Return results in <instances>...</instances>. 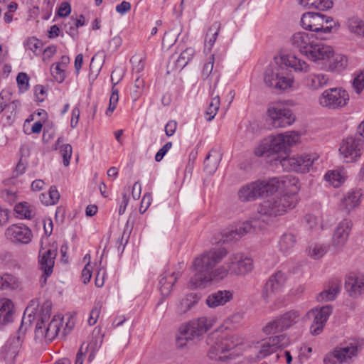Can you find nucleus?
<instances>
[{
    "label": "nucleus",
    "mask_w": 364,
    "mask_h": 364,
    "mask_svg": "<svg viewBox=\"0 0 364 364\" xmlns=\"http://www.w3.org/2000/svg\"><path fill=\"white\" fill-rule=\"evenodd\" d=\"M152 201V196L151 193H146L141 199V205L139 207V212L144 214L150 206Z\"/></svg>",
    "instance_id": "052dcab7"
},
{
    "label": "nucleus",
    "mask_w": 364,
    "mask_h": 364,
    "mask_svg": "<svg viewBox=\"0 0 364 364\" xmlns=\"http://www.w3.org/2000/svg\"><path fill=\"white\" fill-rule=\"evenodd\" d=\"M345 288L351 296H357L364 292V276L349 274L345 282Z\"/></svg>",
    "instance_id": "b1692460"
},
{
    "label": "nucleus",
    "mask_w": 364,
    "mask_h": 364,
    "mask_svg": "<svg viewBox=\"0 0 364 364\" xmlns=\"http://www.w3.org/2000/svg\"><path fill=\"white\" fill-rule=\"evenodd\" d=\"M362 195L360 190H352L346 193L342 200L341 205L347 213L359 205Z\"/></svg>",
    "instance_id": "c756f323"
},
{
    "label": "nucleus",
    "mask_w": 364,
    "mask_h": 364,
    "mask_svg": "<svg viewBox=\"0 0 364 364\" xmlns=\"http://www.w3.org/2000/svg\"><path fill=\"white\" fill-rule=\"evenodd\" d=\"M325 179L329 181L334 187H338L343 181V178L337 171L326 173Z\"/></svg>",
    "instance_id": "8fccbe9b"
},
{
    "label": "nucleus",
    "mask_w": 364,
    "mask_h": 364,
    "mask_svg": "<svg viewBox=\"0 0 364 364\" xmlns=\"http://www.w3.org/2000/svg\"><path fill=\"white\" fill-rule=\"evenodd\" d=\"M299 1L305 7L322 11L331 9L333 4L332 0H299Z\"/></svg>",
    "instance_id": "72a5a7b5"
},
{
    "label": "nucleus",
    "mask_w": 364,
    "mask_h": 364,
    "mask_svg": "<svg viewBox=\"0 0 364 364\" xmlns=\"http://www.w3.org/2000/svg\"><path fill=\"white\" fill-rule=\"evenodd\" d=\"M48 196L50 205H54L59 200L60 193L55 186H53L50 188Z\"/></svg>",
    "instance_id": "338daca9"
},
{
    "label": "nucleus",
    "mask_w": 364,
    "mask_h": 364,
    "mask_svg": "<svg viewBox=\"0 0 364 364\" xmlns=\"http://www.w3.org/2000/svg\"><path fill=\"white\" fill-rule=\"evenodd\" d=\"M363 149V139H357V136H350L343 139L339 153L346 163H353L360 159Z\"/></svg>",
    "instance_id": "2eb2a0df"
},
{
    "label": "nucleus",
    "mask_w": 364,
    "mask_h": 364,
    "mask_svg": "<svg viewBox=\"0 0 364 364\" xmlns=\"http://www.w3.org/2000/svg\"><path fill=\"white\" fill-rule=\"evenodd\" d=\"M359 345L356 341H350L336 348L333 351L328 353L323 359L324 364L349 363L353 357H356Z\"/></svg>",
    "instance_id": "f8f14e48"
},
{
    "label": "nucleus",
    "mask_w": 364,
    "mask_h": 364,
    "mask_svg": "<svg viewBox=\"0 0 364 364\" xmlns=\"http://www.w3.org/2000/svg\"><path fill=\"white\" fill-rule=\"evenodd\" d=\"M347 26L351 33L364 36V21L359 18L352 17L348 19Z\"/></svg>",
    "instance_id": "58836bf2"
},
{
    "label": "nucleus",
    "mask_w": 364,
    "mask_h": 364,
    "mask_svg": "<svg viewBox=\"0 0 364 364\" xmlns=\"http://www.w3.org/2000/svg\"><path fill=\"white\" fill-rule=\"evenodd\" d=\"M332 312L331 306L327 305L320 309H311L307 313V316L314 317V321L310 326V333L313 336L319 335Z\"/></svg>",
    "instance_id": "dca6fc26"
},
{
    "label": "nucleus",
    "mask_w": 364,
    "mask_h": 364,
    "mask_svg": "<svg viewBox=\"0 0 364 364\" xmlns=\"http://www.w3.org/2000/svg\"><path fill=\"white\" fill-rule=\"evenodd\" d=\"M269 144L270 142L268 141V139H264L255 148V154L257 156L272 157V153L270 151Z\"/></svg>",
    "instance_id": "de8ad7c7"
},
{
    "label": "nucleus",
    "mask_w": 364,
    "mask_h": 364,
    "mask_svg": "<svg viewBox=\"0 0 364 364\" xmlns=\"http://www.w3.org/2000/svg\"><path fill=\"white\" fill-rule=\"evenodd\" d=\"M62 318L60 316H54L53 319L47 323L41 325V323H36V335L38 337H44L47 340H53L58 333Z\"/></svg>",
    "instance_id": "6ab92c4d"
},
{
    "label": "nucleus",
    "mask_w": 364,
    "mask_h": 364,
    "mask_svg": "<svg viewBox=\"0 0 364 364\" xmlns=\"http://www.w3.org/2000/svg\"><path fill=\"white\" fill-rule=\"evenodd\" d=\"M233 299V294L228 290H218L211 293L206 298V304L210 308H216L220 306H224L228 301Z\"/></svg>",
    "instance_id": "bb28decb"
},
{
    "label": "nucleus",
    "mask_w": 364,
    "mask_h": 364,
    "mask_svg": "<svg viewBox=\"0 0 364 364\" xmlns=\"http://www.w3.org/2000/svg\"><path fill=\"white\" fill-rule=\"evenodd\" d=\"M60 152L63 159V164L65 166H68L70 164V160L73 153L71 145L69 144L63 145Z\"/></svg>",
    "instance_id": "4d7b16f0"
},
{
    "label": "nucleus",
    "mask_w": 364,
    "mask_h": 364,
    "mask_svg": "<svg viewBox=\"0 0 364 364\" xmlns=\"http://www.w3.org/2000/svg\"><path fill=\"white\" fill-rule=\"evenodd\" d=\"M307 251L308 255L311 258L318 259L326 254L328 247L323 244L313 243L309 246Z\"/></svg>",
    "instance_id": "4c0bfd02"
},
{
    "label": "nucleus",
    "mask_w": 364,
    "mask_h": 364,
    "mask_svg": "<svg viewBox=\"0 0 364 364\" xmlns=\"http://www.w3.org/2000/svg\"><path fill=\"white\" fill-rule=\"evenodd\" d=\"M317 37L309 50L306 57L314 62L330 60L333 55V48L318 40Z\"/></svg>",
    "instance_id": "a211bd4d"
},
{
    "label": "nucleus",
    "mask_w": 364,
    "mask_h": 364,
    "mask_svg": "<svg viewBox=\"0 0 364 364\" xmlns=\"http://www.w3.org/2000/svg\"><path fill=\"white\" fill-rule=\"evenodd\" d=\"M316 38L312 33L297 32L291 36L290 41L294 48L297 49L301 54L306 56L310 49V46H311Z\"/></svg>",
    "instance_id": "aec40b11"
},
{
    "label": "nucleus",
    "mask_w": 364,
    "mask_h": 364,
    "mask_svg": "<svg viewBox=\"0 0 364 364\" xmlns=\"http://www.w3.org/2000/svg\"><path fill=\"white\" fill-rule=\"evenodd\" d=\"M289 344V338L285 334L271 336L257 342L252 346V353L255 355L252 360H261L275 353L280 348H285Z\"/></svg>",
    "instance_id": "423d86ee"
},
{
    "label": "nucleus",
    "mask_w": 364,
    "mask_h": 364,
    "mask_svg": "<svg viewBox=\"0 0 364 364\" xmlns=\"http://www.w3.org/2000/svg\"><path fill=\"white\" fill-rule=\"evenodd\" d=\"M212 326V323L206 317H200L183 324L179 328V334L176 337V346L183 348L187 343L198 338Z\"/></svg>",
    "instance_id": "7ed1b4c3"
},
{
    "label": "nucleus",
    "mask_w": 364,
    "mask_h": 364,
    "mask_svg": "<svg viewBox=\"0 0 364 364\" xmlns=\"http://www.w3.org/2000/svg\"><path fill=\"white\" fill-rule=\"evenodd\" d=\"M299 316L300 314L297 311H287L267 323L263 327L262 331L267 335L282 332L297 323Z\"/></svg>",
    "instance_id": "4468645a"
},
{
    "label": "nucleus",
    "mask_w": 364,
    "mask_h": 364,
    "mask_svg": "<svg viewBox=\"0 0 364 364\" xmlns=\"http://www.w3.org/2000/svg\"><path fill=\"white\" fill-rule=\"evenodd\" d=\"M329 60V69L331 70L341 71L348 64L346 56L341 54H335L331 56Z\"/></svg>",
    "instance_id": "c9c22d12"
},
{
    "label": "nucleus",
    "mask_w": 364,
    "mask_h": 364,
    "mask_svg": "<svg viewBox=\"0 0 364 364\" xmlns=\"http://www.w3.org/2000/svg\"><path fill=\"white\" fill-rule=\"evenodd\" d=\"M16 81L21 90L26 91L29 87V77L25 73H20L16 77Z\"/></svg>",
    "instance_id": "864d4df0"
},
{
    "label": "nucleus",
    "mask_w": 364,
    "mask_h": 364,
    "mask_svg": "<svg viewBox=\"0 0 364 364\" xmlns=\"http://www.w3.org/2000/svg\"><path fill=\"white\" fill-rule=\"evenodd\" d=\"M289 67L295 72L307 73L310 67L306 62L295 55H284L274 58L265 70L264 82L267 86L277 90H287L294 84V78L285 76L282 71Z\"/></svg>",
    "instance_id": "f03ea898"
},
{
    "label": "nucleus",
    "mask_w": 364,
    "mask_h": 364,
    "mask_svg": "<svg viewBox=\"0 0 364 364\" xmlns=\"http://www.w3.org/2000/svg\"><path fill=\"white\" fill-rule=\"evenodd\" d=\"M301 23L304 29L316 32L318 34L331 33L336 25V22L331 16L315 12H308L303 14Z\"/></svg>",
    "instance_id": "0eeeda50"
},
{
    "label": "nucleus",
    "mask_w": 364,
    "mask_h": 364,
    "mask_svg": "<svg viewBox=\"0 0 364 364\" xmlns=\"http://www.w3.org/2000/svg\"><path fill=\"white\" fill-rule=\"evenodd\" d=\"M198 301V297L196 294H190L186 298L181 299L178 305V311L180 314H185L190 310Z\"/></svg>",
    "instance_id": "e433bc0d"
},
{
    "label": "nucleus",
    "mask_w": 364,
    "mask_h": 364,
    "mask_svg": "<svg viewBox=\"0 0 364 364\" xmlns=\"http://www.w3.org/2000/svg\"><path fill=\"white\" fill-rule=\"evenodd\" d=\"M14 210L21 218L31 219L35 213L32 207L26 202L19 203L15 205Z\"/></svg>",
    "instance_id": "ea45409f"
},
{
    "label": "nucleus",
    "mask_w": 364,
    "mask_h": 364,
    "mask_svg": "<svg viewBox=\"0 0 364 364\" xmlns=\"http://www.w3.org/2000/svg\"><path fill=\"white\" fill-rule=\"evenodd\" d=\"M180 275L181 274L179 272H165L160 275L159 289L163 297L166 298L170 295L172 288Z\"/></svg>",
    "instance_id": "5701e85b"
},
{
    "label": "nucleus",
    "mask_w": 364,
    "mask_h": 364,
    "mask_svg": "<svg viewBox=\"0 0 364 364\" xmlns=\"http://www.w3.org/2000/svg\"><path fill=\"white\" fill-rule=\"evenodd\" d=\"M130 63L132 64L133 71L136 73H139L144 70V64L141 57L136 55H134L131 58Z\"/></svg>",
    "instance_id": "13d9d810"
},
{
    "label": "nucleus",
    "mask_w": 364,
    "mask_h": 364,
    "mask_svg": "<svg viewBox=\"0 0 364 364\" xmlns=\"http://www.w3.org/2000/svg\"><path fill=\"white\" fill-rule=\"evenodd\" d=\"M102 343V336L100 334V331L96 332L95 330H94L92 332L90 341L87 345L83 343L84 350L86 352V353H89L88 361L90 363L94 360L95 353L101 347Z\"/></svg>",
    "instance_id": "7c9ffc66"
},
{
    "label": "nucleus",
    "mask_w": 364,
    "mask_h": 364,
    "mask_svg": "<svg viewBox=\"0 0 364 364\" xmlns=\"http://www.w3.org/2000/svg\"><path fill=\"white\" fill-rule=\"evenodd\" d=\"M14 304L9 299L2 301L0 306V325L5 326L13 321Z\"/></svg>",
    "instance_id": "2f4dec72"
},
{
    "label": "nucleus",
    "mask_w": 364,
    "mask_h": 364,
    "mask_svg": "<svg viewBox=\"0 0 364 364\" xmlns=\"http://www.w3.org/2000/svg\"><path fill=\"white\" fill-rule=\"evenodd\" d=\"M220 105V97L218 95L213 97L205 112L207 121H211L217 114Z\"/></svg>",
    "instance_id": "a18cd8bd"
},
{
    "label": "nucleus",
    "mask_w": 364,
    "mask_h": 364,
    "mask_svg": "<svg viewBox=\"0 0 364 364\" xmlns=\"http://www.w3.org/2000/svg\"><path fill=\"white\" fill-rule=\"evenodd\" d=\"M350 100L346 90L342 87L325 90L318 97V104L328 109H338L346 107Z\"/></svg>",
    "instance_id": "9d476101"
},
{
    "label": "nucleus",
    "mask_w": 364,
    "mask_h": 364,
    "mask_svg": "<svg viewBox=\"0 0 364 364\" xmlns=\"http://www.w3.org/2000/svg\"><path fill=\"white\" fill-rule=\"evenodd\" d=\"M227 254V250L223 247L213 248L195 258L192 265L195 274L189 282L191 288L205 287L213 280H220L228 274V270L237 275H243L249 272L250 259L243 258L241 255H230L226 263L228 267L220 266L215 268Z\"/></svg>",
    "instance_id": "f257e3e1"
},
{
    "label": "nucleus",
    "mask_w": 364,
    "mask_h": 364,
    "mask_svg": "<svg viewBox=\"0 0 364 364\" xmlns=\"http://www.w3.org/2000/svg\"><path fill=\"white\" fill-rule=\"evenodd\" d=\"M340 291V287L338 284L332 286L327 290L321 291L317 296L318 301H332L336 298V296Z\"/></svg>",
    "instance_id": "37998d69"
},
{
    "label": "nucleus",
    "mask_w": 364,
    "mask_h": 364,
    "mask_svg": "<svg viewBox=\"0 0 364 364\" xmlns=\"http://www.w3.org/2000/svg\"><path fill=\"white\" fill-rule=\"evenodd\" d=\"M51 73L55 80L58 82H62L65 79L64 69L61 68L60 64H56L52 66Z\"/></svg>",
    "instance_id": "bf43d9fd"
},
{
    "label": "nucleus",
    "mask_w": 364,
    "mask_h": 364,
    "mask_svg": "<svg viewBox=\"0 0 364 364\" xmlns=\"http://www.w3.org/2000/svg\"><path fill=\"white\" fill-rule=\"evenodd\" d=\"M317 157H313L309 154L299 155L292 157H277L274 159V165L281 166L286 171H296L306 173L309 171Z\"/></svg>",
    "instance_id": "1a4fd4ad"
},
{
    "label": "nucleus",
    "mask_w": 364,
    "mask_h": 364,
    "mask_svg": "<svg viewBox=\"0 0 364 364\" xmlns=\"http://www.w3.org/2000/svg\"><path fill=\"white\" fill-rule=\"evenodd\" d=\"M206 343L210 346L208 352V357L210 359L215 360H223L229 358V355H223V354L238 346L233 342L232 337H228L218 331L209 334Z\"/></svg>",
    "instance_id": "20e7f679"
},
{
    "label": "nucleus",
    "mask_w": 364,
    "mask_h": 364,
    "mask_svg": "<svg viewBox=\"0 0 364 364\" xmlns=\"http://www.w3.org/2000/svg\"><path fill=\"white\" fill-rule=\"evenodd\" d=\"M17 287L16 278L9 274L0 276V289H14Z\"/></svg>",
    "instance_id": "09e8293b"
},
{
    "label": "nucleus",
    "mask_w": 364,
    "mask_h": 364,
    "mask_svg": "<svg viewBox=\"0 0 364 364\" xmlns=\"http://www.w3.org/2000/svg\"><path fill=\"white\" fill-rule=\"evenodd\" d=\"M291 182L289 176L274 177L267 181L259 180L252 183V198L267 196L279 190L286 188Z\"/></svg>",
    "instance_id": "6e6552de"
},
{
    "label": "nucleus",
    "mask_w": 364,
    "mask_h": 364,
    "mask_svg": "<svg viewBox=\"0 0 364 364\" xmlns=\"http://www.w3.org/2000/svg\"><path fill=\"white\" fill-rule=\"evenodd\" d=\"M286 280L283 272L279 271L272 275L266 283V289L272 292L278 291L284 284Z\"/></svg>",
    "instance_id": "473e14b6"
},
{
    "label": "nucleus",
    "mask_w": 364,
    "mask_h": 364,
    "mask_svg": "<svg viewBox=\"0 0 364 364\" xmlns=\"http://www.w3.org/2000/svg\"><path fill=\"white\" fill-rule=\"evenodd\" d=\"M329 80V76L325 73H311L305 76L303 82L309 90L316 91L326 86Z\"/></svg>",
    "instance_id": "a878e982"
},
{
    "label": "nucleus",
    "mask_w": 364,
    "mask_h": 364,
    "mask_svg": "<svg viewBox=\"0 0 364 364\" xmlns=\"http://www.w3.org/2000/svg\"><path fill=\"white\" fill-rule=\"evenodd\" d=\"M268 139L270 142L269 147L272 156V161L274 164V159L277 157L282 158L279 155V153L284 152L287 148L285 139L282 134H279L277 136H271Z\"/></svg>",
    "instance_id": "c85d7f7f"
},
{
    "label": "nucleus",
    "mask_w": 364,
    "mask_h": 364,
    "mask_svg": "<svg viewBox=\"0 0 364 364\" xmlns=\"http://www.w3.org/2000/svg\"><path fill=\"white\" fill-rule=\"evenodd\" d=\"M32 313L33 311L28 314L27 321L25 316L23 317L21 321V326L18 329V336L9 339L5 345L2 347L1 355L7 364L13 363L19 352L23 343V338L21 337V334H23L26 330V327H25V328L23 330V326H26L28 323L30 325L31 321L34 318Z\"/></svg>",
    "instance_id": "9b49d317"
},
{
    "label": "nucleus",
    "mask_w": 364,
    "mask_h": 364,
    "mask_svg": "<svg viewBox=\"0 0 364 364\" xmlns=\"http://www.w3.org/2000/svg\"><path fill=\"white\" fill-rule=\"evenodd\" d=\"M296 242V236L290 232L284 233L279 240V249L284 253L290 252Z\"/></svg>",
    "instance_id": "f704fd0d"
},
{
    "label": "nucleus",
    "mask_w": 364,
    "mask_h": 364,
    "mask_svg": "<svg viewBox=\"0 0 364 364\" xmlns=\"http://www.w3.org/2000/svg\"><path fill=\"white\" fill-rule=\"evenodd\" d=\"M5 237L12 242L28 244L31 241V230L23 224H13L6 228Z\"/></svg>",
    "instance_id": "f3484780"
},
{
    "label": "nucleus",
    "mask_w": 364,
    "mask_h": 364,
    "mask_svg": "<svg viewBox=\"0 0 364 364\" xmlns=\"http://www.w3.org/2000/svg\"><path fill=\"white\" fill-rule=\"evenodd\" d=\"M352 86L357 94H360L364 89V70L355 75Z\"/></svg>",
    "instance_id": "3c124183"
},
{
    "label": "nucleus",
    "mask_w": 364,
    "mask_h": 364,
    "mask_svg": "<svg viewBox=\"0 0 364 364\" xmlns=\"http://www.w3.org/2000/svg\"><path fill=\"white\" fill-rule=\"evenodd\" d=\"M51 308L52 303L50 301H46L42 304L40 312L38 315L37 323H41V325H43L48 322L50 316Z\"/></svg>",
    "instance_id": "79ce46f5"
},
{
    "label": "nucleus",
    "mask_w": 364,
    "mask_h": 364,
    "mask_svg": "<svg viewBox=\"0 0 364 364\" xmlns=\"http://www.w3.org/2000/svg\"><path fill=\"white\" fill-rule=\"evenodd\" d=\"M214 61H215L214 55H211L209 57L208 62L204 64V66H203V68L202 70V77L203 79L208 78L210 76V75L211 74V73L213 72Z\"/></svg>",
    "instance_id": "6e6d98bb"
},
{
    "label": "nucleus",
    "mask_w": 364,
    "mask_h": 364,
    "mask_svg": "<svg viewBox=\"0 0 364 364\" xmlns=\"http://www.w3.org/2000/svg\"><path fill=\"white\" fill-rule=\"evenodd\" d=\"M220 28V23L218 22L213 23L209 28L206 34L205 41L209 44L210 48H211L214 45L217 39Z\"/></svg>",
    "instance_id": "49530a36"
},
{
    "label": "nucleus",
    "mask_w": 364,
    "mask_h": 364,
    "mask_svg": "<svg viewBox=\"0 0 364 364\" xmlns=\"http://www.w3.org/2000/svg\"><path fill=\"white\" fill-rule=\"evenodd\" d=\"M238 198L241 202H247L250 199V184L242 186L237 193Z\"/></svg>",
    "instance_id": "5fc2aeb1"
},
{
    "label": "nucleus",
    "mask_w": 364,
    "mask_h": 364,
    "mask_svg": "<svg viewBox=\"0 0 364 364\" xmlns=\"http://www.w3.org/2000/svg\"><path fill=\"white\" fill-rule=\"evenodd\" d=\"M352 222L348 219H344L338 223L332 237V245L334 247H341L345 245L349 237Z\"/></svg>",
    "instance_id": "412c9836"
},
{
    "label": "nucleus",
    "mask_w": 364,
    "mask_h": 364,
    "mask_svg": "<svg viewBox=\"0 0 364 364\" xmlns=\"http://www.w3.org/2000/svg\"><path fill=\"white\" fill-rule=\"evenodd\" d=\"M271 119L272 125L275 128H284L291 125L295 121V116L292 111L284 107L280 103H274L269 107L267 111Z\"/></svg>",
    "instance_id": "ddd939ff"
},
{
    "label": "nucleus",
    "mask_w": 364,
    "mask_h": 364,
    "mask_svg": "<svg viewBox=\"0 0 364 364\" xmlns=\"http://www.w3.org/2000/svg\"><path fill=\"white\" fill-rule=\"evenodd\" d=\"M71 12L70 4L67 1H63L60 5L58 10V15L60 17H65L68 16Z\"/></svg>",
    "instance_id": "0e129e2a"
},
{
    "label": "nucleus",
    "mask_w": 364,
    "mask_h": 364,
    "mask_svg": "<svg viewBox=\"0 0 364 364\" xmlns=\"http://www.w3.org/2000/svg\"><path fill=\"white\" fill-rule=\"evenodd\" d=\"M340 291V287L338 284L332 286L327 290L321 291L317 296L318 301H332L336 298V296Z\"/></svg>",
    "instance_id": "c03bdc74"
},
{
    "label": "nucleus",
    "mask_w": 364,
    "mask_h": 364,
    "mask_svg": "<svg viewBox=\"0 0 364 364\" xmlns=\"http://www.w3.org/2000/svg\"><path fill=\"white\" fill-rule=\"evenodd\" d=\"M42 42L36 38H29L26 43L28 49L33 52H36L38 49L42 47Z\"/></svg>",
    "instance_id": "69168bd1"
},
{
    "label": "nucleus",
    "mask_w": 364,
    "mask_h": 364,
    "mask_svg": "<svg viewBox=\"0 0 364 364\" xmlns=\"http://www.w3.org/2000/svg\"><path fill=\"white\" fill-rule=\"evenodd\" d=\"M172 147V142L168 141L166 143L156 154L155 160L157 162L161 161L169 149Z\"/></svg>",
    "instance_id": "e2e57ef3"
},
{
    "label": "nucleus",
    "mask_w": 364,
    "mask_h": 364,
    "mask_svg": "<svg viewBox=\"0 0 364 364\" xmlns=\"http://www.w3.org/2000/svg\"><path fill=\"white\" fill-rule=\"evenodd\" d=\"M195 53L193 48H187L184 50L176 61L177 69H183L191 60Z\"/></svg>",
    "instance_id": "a19ab883"
},
{
    "label": "nucleus",
    "mask_w": 364,
    "mask_h": 364,
    "mask_svg": "<svg viewBox=\"0 0 364 364\" xmlns=\"http://www.w3.org/2000/svg\"><path fill=\"white\" fill-rule=\"evenodd\" d=\"M102 305L100 303L95 304V306L90 312V316L88 319V323L90 326H93L96 323L97 318L100 314Z\"/></svg>",
    "instance_id": "680f3d73"
},
{
    "label": "nucleus",
    "mask_w": 364,
    "mask_h": 364,
    "mask_svg": "<svg viewBox=\"0 0 364 364\" xmlns=\"http://www.w3.org/2000/svg\"><path fill=\"white\" fill-rule=\"evenodd\" d=\"M294 196L282 195L264 201L257 208L261 215L269 216L281 215L295 206Z\"/></svg>",
    "instance_id": "39448f33"
},
{
    "label": "nucleus",
    "mask_w": 364,
    "mask_h": 364,
    "mask_svg": "<svg viewBox=\"0 0 364 364\" xmlns=\"http://www.w3.org/2000/svg\"><path fill=\"white\" fill-rule=\"evenodd\" d=\"M250 230V223L249 221L242 223L235 228L226 229L222 232V239L223 243H228L239 240L241 237L247 234Z\"/></svg>",
    "instance_id": "393cba45"
},
{
    "label": "nucleus",
    "mask_w": 364,
    "mask_h": 364,
    "mask_svg": "<svg viewBox=\"0 0 364 364\" xmlns=\"http://www.w3.org/2000/svg\"><path fill=\"white\" fill-rule=\"evenodd\" d=\"M92 277V267L87 263L82 271V278L84 284H87Z\"/></svg>",
    "instance_id": "774afa93"
},
{
    "label": "nucleus",
    "mask_w": 364,
    "mask_h": 364,
    "mask_svg": "<svg viewBox=\"0 0 364 364\" xmlns=\"http://www.w3.org/2000/svg\"><path fill=\"white\" fill-rule=\"evenodd\" d=\"M221 159L222 154L219 151L211 149L204 160V171L208 174H213L218 169Z\"/></svg>",
    "instance_id": "cd10ccee"
},
{
    "label": "nucleus",
    "mask_w": 364,
    "mask_h": 364,
    "mask_svg": "<svg viewBox=\"0 0 364 364\" xmlns=\"http://www.w3.org/2000/svg\"><path fill=\"white\" fill-rule=\"evenodd\" d=\"M285 139L286 146L288 145L289 146H293L296 143H297L300 139V136L297 132H287L285 133L282 134Z\"/></svg>",
    "instance_id": "603ef678"
},
{
    "label": "nucleus",
    "mask_w": 364,
    "mask_h": 364,
    "mask_svg": "<svg viewBox=\"0 0 364 364\" xmlns=\"http://www.w3.org/2000/svg\"><path fill=\"white\" fill-rule=\"evenodd\" d=\"M56 255L55 250L49 249L43 252L41 250L39 252L38 262L40 269L43 272V276H46L45 281L53 272Z\"/></svg>",
    "instance_id": "4be33fe9"
}]
</instances>
